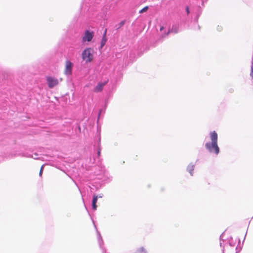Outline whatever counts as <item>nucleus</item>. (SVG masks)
Segmentation results:
<instances>
[{
    "label": "nucleus",
    "mask_w": 253,
    "mask_h": 253,
    "mask_svg": "<svg viewBox=\"0 0 253 253\" xmlns=\"http://www.w3.org/2000/svg\"><path fill=\"white\" fill-rule=\"evenodd\" d=\"M93 50L91 48H85L82 52V58L87 63L91 62L93 58Z\"/></svg>",
    "instance_id": "f03ea898"
},
{
    "label": "nucleus",
    "mask_w": 253,
    "mask_h": 253,
    "mask_svg": "<svg viewBox=\"0 0 253 253\" xmlns=\"http://www.w3.org/2000/svg\"><path fill=\"white\" fill-rule=\"evenodd\" d=\"M106 30L104 33L103 36L102 37V39L101 42V47H102L105 44L106 42Z\"/></svg>",
    "instance_id": "1a4fd4ad"
},
{
    "label": "nucleus",
    "mask_w": 253,
    "mask_h": 253,
    "mask_svg": "<svg viewBox=\"0 0 253 253\" xmlns=\"http://www.w3.org/2000/svg\"><path fill=\"white\" fill-rule=\"evenodd\" d=\"M171 32L176 33L178 32L176 26H173L171 29Z\"/></svg>",
    "instance_id": "4468645a"
},
{
    "label": "nucleus",
    "mask_w": 253,
    "mask_h": 253,
    "mask_svg": "<svg viewBox=\"0 0 253 253\" xmlns=\"http://www.w3.org/2000/svg\"><path fill=\"white\" fill-rule=\"evenodd\" d=\"M108 175V173H106V175H104V177L103 178H100L102 180V181H106V182H109L110 181V180H111V177H107V178H106V176H107Z\"/></svg>",
    "instance_id": "9b49d317"
},
{
    "label": "nucleus",
    "mask_w": 253,
    "mask_h": 253,
    "mask_svg": "<svg viewBox=\"0 0 253 253\" xmlns=\"http://www.w3.org/2000/svg\"><path fill=\"white\" fill-rule=\"evenodd\" d=\"M148 9V6H146L139 11V13H142L146 11Z\"/></svg>",
    "instance_id": "2eb2a0df"
},
{
    "label": "nucleus",
    "mask_w": 253,
    "mask_h": 253,
    "mask_svg": "<svg viewBox=\"0 0 253 253\" xmlns=\"http://www.w3.org/2000/svg\"><path fill=\"white\" fill-rule=\"evenodd\" d=\"M125 20H123V21H122L121 22H120L119 24V27H118V29L120 28L122 26H123L125 24Z\"/></svg>",
    "instance_id": "6ab92c4d"
},
{
    "label": "nucleus",
    "mask_w": 253,
    "mask_h": 253,
    "mask_svg": "<svg viewBox=\"0 0 253 253\" xmlns=\"http://www.w3.org/2000/svg\"><path fill=\"white\" fill-rule=\"evenodd\" d=\"M186 11L187 14H188L189 13V12H190L189 8L188 7V6H186Z\"/></svg>",
    "instance_id": "5701e85b"
},
{
    "label": "nucleus",
    "mask_w": 253,
    "mask_h": 253,
    "mask_svg": "<svg viewBox=\"0 0 253 253\" xmlns=\"http://www.w3.org/2000/svg\"><path fill=\"white\" fill-rule=\"evenodd\" d=\"M210 137L211 141L206 142L205 147L210 153L217 155L219 153V148L217 145V134L215 131H211L210 133Z\"/></svg>",
    "instance_id": "f257e3e1"
},
{
    "label": "nucleus",
    "mask_w": 253,
    "mask_h": 253,
    "mask_svg": "<svg viewBox=\"0 0 253 253\" xmlns=\"http://www.w3.org/2000/svg\"><path fill=\"white\" fill-rule=\"evenodd\" d=\"M224 242V241H220V246L222 248V253H224V251H225V249H224V247L222 246V244H223V243Z\"/></svg>",
    "instance_id": "f3484780"
},
{
    "label": "nucleus",
    "mask_w": 253,
    "mask_h": 253,
    "mask_svg": "<svg viewBox=\"0 0 253 253\" xmlns=\"http://www.w3.org/2000/svg\"><path fill=\"white\" fill-rule=\"evenodd\" d=\"M195 168V165L190 163L187 168V170L191 176L193 175V171Z\"/></svg>",
    "instance_id": "0eeeda50"
},
{
    "label": "nucleus",
    "mask_w": 253,
    "mask_h": 253,
    "mask_svg": "<svg viewBox=\"0 0 253 253\" xmlns=\"http://www.w3.org/2000/svg\"><path fill=\"white\" fill-rule=\"evenodd\" d=\"M94 33L92 31L86 30L84 32V36L83 37V42H90L92 39Z\"/></svg>",
    "instance_id": "39448f33"
},
{
    "label": "nucleus",
    "mask_w": 253,
    "mask_h": 253,
    "mask_svg": "<svg viewBox=\"0 0 253 253\" xmlns=\"http://www.w3.org/2000/svg\"><path fill=\"white\" fill-rule=\"evenodd\" d=\"M92 209L94 210H96L97 206H96V204H92Z\"/></svg>",
    "instance_id": "4be33fe9"
},
{
    "label": "nucleus",
    "mask_w": 253,
    "mask_h": 253,
    "mask_svg": "<svg viewBox=\"0 0 253 253\" xmlns=\"http://www.w3.org/2000/svg\"><path fill=\"white\" fill-rule=\"evenodd\" d=\"M250 76L253 80V61H252V65L251 67V72L250 73Z\"/></svg>",
    "instance_id": "a211bd4d"
},
{
    "label": "nucleus",
    "mask_w": 253,
    "mask_h": 253,
    "mask_svg": "<svg viewBox=\"0 0 253 253\" xmlns=\"http://www.w3.org/2000/svg\"><path fill=\"white\" fill-rule=\"evenodd\" d=\"M98 196L96 195H93L92 204H96L97 201Z\"/></svg>",
    "instance_id": "ddd939ff"
},
{
    "label": "nucleus",
    "mask_w": 253,
    "mask_h": 253,
    "mask_svg": "<svg viewBox=\"0 0 253 253\" xmlns=\"http://www.w3.org/2000/svg\"><path fill=\"white\" fill-rule=\"evenodd\" d=\"M163 27H161V28H160V31H162L163 30Z\"/></svg>",
    "instance_id": "b1692460"
},
{
    "label": "nucleus",
    "mask_w": 253,
    "mask_h": 253,
    "mask_svg": "<svg viewBox=\"0 0 253 253\" xmlns=\"http://www.w3.org/2000/svg\"><path fill=\"white\" fill-rule=\"evenodd\" d=\"M97 234L98 242V244L100 246V248L102 249L103 253H106V251L103 247V239L102 238V237L101 236L100 232L99 231H98L97 230Z\"/></svg>",
    "instance_id": "423d86ee"
},
{
    "label": "nucleus",
    "mask_w": 253,
    "mask_h": 253,
    "mask_svg": "<svg viewBox=\"0 0 253 253\" xmlns=\"http://www.w3.org/2000/svg\"><path fill=\"white\" fill-rule=\"evenodd\" d=\"M46 81L48 86L49 88H53L59 84V80L53 77L48 76L46 77Z\"/></svg>",
    "instance_id": "7ed1b4c3"
},
{
    "label": "nucleus",
    "mask_w": 253,
    "mask_h": 253,
    "mask_svg": "<svg viewBox=\"0 0 253 253\" xmlns=\"http://www.w3.org/2000/svg\"><path fill=\"white\" fill-rule=\"evenodd\" d=\"M105 83H99L98 84L96 87L94 88V91L96 92H98L101 91Z\"/></svg>",
    "instance_id": "6e6552de"
},
{
    "label": "nucleus",
    "mask_w": 253,
    "mask_h": 253,
    "mask_svg": "<svg viewBox=\"0 0 253 253\" xmlns=\"http://www.w3.org/2000/svg\"><path fill=\"white\" fill-rule=\"evenodd\" d=\"M43 165H42L41 168V169H40V171L39 172V175L40 176H41L42 174V170H43Z\"/></svg>",
    "instance_id": "412c9836"
},
{
    "label": "nucleus",
    "mask_w": 253,
    "mask_h": 253,
    "mask_svg": "<svg viewBox=\"0 0 253 253\" xmlns=\"http://www.w3.org/2000/svg\"><path fill=\"white\" fill-rule=\"evenodd\" d=\"M221 28H218V30H221Z\"/></svg>",
    "instance_id": "393cba45"
},
{
    "label": "nucleus",
    "mask_w": 253,
    "mask_h": 253,
    "mask_svg": "<svg viewBox=\"0 0 253 253\" xmlns=\"http://www.w3.org/2000/svg\"><path fill=\"white\" fill-rule=\"evenodd\" d=\"M101 153V147H100V141L99 140L98 146H97V156L99 157Z\"/></svg>",
    "instance_id": "f8f14e48"
},
{
    "label": "nucleus",
    "mask_w": 253,
    "mask_h": 253,
    "mask_svg": "<svg viewBox=\"0 0 253 253\" xmlns=\"http://www.w3.org/2000/svg\"><path fill=\"white\" fill-rule=\"evenodd\" d=\"M73 64L69 60H66L65 62V69L64 74L66 76H70L72 73V68Z\"/></svg>",
    "instance_id": "20e7f679"
},
{
    "label": "nucleus",
    "mask_w": 253,
    "mask_h": 253,
    "mask_svg": "<svg viewBox=\"0 0 253 253\" xmlns=\"http://www.w3.org/2000/svg\"><path fill=\"white\" fill-rule=\"evenodd\" d=\"M241 247H239L238 248V247H236V253H239L241 250Z\"/></svg>",
    "instance_id": "aec40b11"
},
{
    "label": "nucleus",
    "mask_w": 253,
    "mask_h": 253,
    "mask_svg": "<svg viewBox=\"0 0 253 253\" xmlns=\"http://www.w3.org/2000/svg\"><path fill=\"white\" fill-rule=\"evenodd\" d=\"M135 253H147L145 249L143 247H140L137 249Z\"/></svg>",
    "instance_id": "9d476101"
},
{
    "label": "nucleus",
    "mask_w": 253,
    "mask_h": 253,
    "mask_svg": "<svg viewBox=\"0 0 253 253\" xmlns=\"http://www.w3.org/2000/svg\"><path fill=\"white\" fill-rule=\"evenodd\" d=\"M228 242H229V245L231 247H234V246L235 243H234V242L233 241L232 238H231V240H229Z\"/></svg>",
    "instance_id": "dca6fc26"
}]
</instances>
